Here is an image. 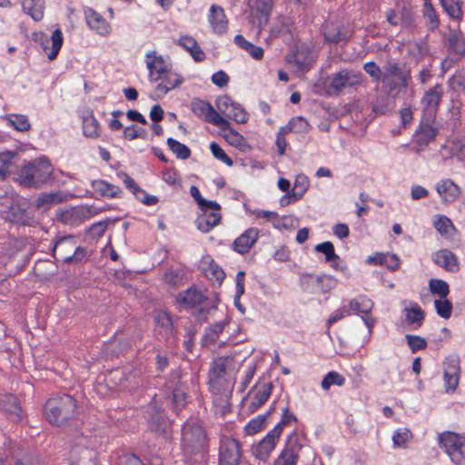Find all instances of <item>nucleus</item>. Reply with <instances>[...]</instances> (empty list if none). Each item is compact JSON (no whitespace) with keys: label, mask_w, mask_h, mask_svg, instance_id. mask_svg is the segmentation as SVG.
I'll return each mask as SVG.
<instances>
[{"label":"nucleus","mask_w":465,"mask_h":465,"mask_svg":"<svg viewBox=\"0 0 465 465\" xmlns=\"http://www.w3.org/2000/svg\"><path fill=\"white\" fill-rule=\"evenodd\" d=\"M237 365L232 356H223L213 361L209 371V385L213 392L227 396L232 391Z\"/></svg>","instance_id":"obj_1"},{"label":"nucleus","mask_w":465,"mask_h":465,"mask_svg":"<svg viewBox=\"0 0 465 465\" xmlns=\"http://www.w3.org/2000/svg\"><path fill=\"white\" fill-rule=\"evenodd\" d=\"M0 215L5 221L25 226H34L37 223L27 203L15 193L0 195Z\"/></svg>","instance_id":"obj_2"},{"label":"nucleus","mask_w":465,"mask_h":465,"mask_svg":"<svg viewBox=\"0 0 465 465\" xmlns=\"http://www.w3.org/2000/svg\"><path fill=\"white\" fill-rule=\"evenodd\" d=\"M53 167L45 157L35 159L24 165L18 172L16 181L25 187L40 188L48 182Z\"/></svg>","instance_id":"obj_3"},{"label":"nucleus","mask_w":465,"mask_h":465,"mask_svg":"<svg viewBox=\"0 0 465 465\" xmlns=\"http://www.w3.org/2000/svg\"><path fill=\"white\" fill-rule=\"evenodd\" d=\"M76 401L69 394H63L46 401L45 418L53 425L63 426L76 416Z\"/></svg>","instance_id":"obj_4"},{"label":"nucleus","mask_w":465,"mask_h":465,"mask_svg":"<svg viewBox=\"0 0 465 465\" xmlns=\"http://www.w3.org/2000/svg\"><path fill=\"white\" fill-rule=\"evenodd\" d=\"M182 448L188 455L205 453L208 450V439L201 422L188 420L182 428Z\"/></svg>","instance_id":"obj_5"},{"label":"nucleus","mask_w":465,"mask_h":465,"mask_svg":"<svg viewBox=\"0 0 465 465\" xmlns=\"http://www.w3.org/2000/svg\"><path fill=\"white\" fill-rule=\"evenodd\" d=\"M52 252L57 261L66 263H78L86 255L85 249L77 246V240L74 235L59 237L53 243Z\"/></svg>","instance_id":"obj_6"},{"label":"nucleus","mask_w":465,"mask_h":465,"mask_svg":"<svg viewBox=\"0 0 465 465\" xmlns=\"http://www.w3.org/2000/svg\"><path fill=\"white\" fill-rule=\"evenodd\" d=\"M440 447L444 449L452 462L465 465V437L445 431L439 436Z\"/></svg>","instance_id":"obj_7"},{"label":"nucleus","mask_w":465,"mask_h":465,"mask_svg":"<svg viewBox=\"0 0 465 465\" xmlns=\"http://www.w3.org/2000/svg\"><path fill=\"white\" fill-rule=\"evenodd\" d=\"M101 211L94 205L69 207L60 211L57 214V221L65 225L75 227L98 214Z\"/></svg>","instance_id":"obj_8"},{"label":"nucleus","mask_w":465,"mask_h":465,"mask_svg":"<svg viewBox=\"0 0 465 465\" xmlns=\"http://www.w3.org/2000/svg\"><path fill=\"white\" fill-rule=\"evenodd\" d=\"M191 108L197 117L203 118L222 130L228 129L230 122L225 117H223L209 102L194 99L191 104Z\"/></svg>","instance_id":"obj_9"},{"label":"nucleus","mask_w":465,"mask_h":465,"mask_svg":"<svg viewBox=\"0 0 465 465\" xmlns=\"http://www.w3.org/2000/svg\"><path fill=\"white\" fill-rule=\"evenodd\" d=\"M92 441L83 432H76L74 435V441L70 450L71 464H80L84 462L85 460H91L95 457Z\"/></svg>","instance_id":"obj_10"},{"label":"nucleus","mask_w":465,"mask_h":465,"mask_svg":"<svg viewBox=\"0 0 465 465\" xmlns=\"http://www.w3.org/2000/svg\"><path fill=\"white\" fill-rule=\"evenodd\" d=\"M303 447L299 435L292 432L287 438L284 448L274 460L272 465H297Z\"/></svg>","instance_id":"obj_11"},{"label":"nucleus","mask_w":465,"mask_h":465,"mask_svg":"<svg viewBox=\"0 0 465 465\" xmlns=\"http://www.w3.org/2000/svg\"><path fill=\"white\" fill-rule=\"evenodd\" d=\"M373 306V302L364 295H361L350 300L346 305L348 314H351V312L362 314L361 319L366 327L369 329V333H371V330L376 323V319L370 316Z\"/></svg>","instance_id":"obj_12"},{"label":"nucleus","mask_w":465,"mask_h":465,"mask_svg":"<svg viewBox=\"0 0 465 465\" xmlns=\"http://www.w3.org/2000/svg\"><path fill=\"white\" fill-rule=\"evenodd\" d=\"M241 457L239 441L227 436L223 437L219 448V465H238Z\"/></svg>","instance_id":"obj_13"},{"label":"nucleus","mask_w":465,"mask_h":465,"mask_svg":"<svg viewBox=\"0 0 465 465\" xmlns=\"http://www.w3.org/2000/svg\"><path fill=\"white\" fill-rule=\"evenodd\" d=\"M145 64L149 71V79L151 82H156L163 77L165 74L172 70V64L169 59L157 54L155 51H151L145 54Z\"/></svg>","instance_id":"obj_14"},{"label":"nucleus","mask_w":465,"mask_h":465,"mask_svg":"<svg viewBox=\"0 0 465 465\" xmlns=\"http://www.w3.org/2000/svg\"><path fill=\"white\" fill-rule=\"evenodd\" d=\"M362 75L352 71L343 69L331 77L329 88L332 94H339L344 89L361 84Z\"/></svg>","instance_id":"obj_15"},{"label":"nucleus","mask_w":465,"mask_h":465,"mask_svg":"<svg viewBox=\"0 0 465 465\" xmlns=\"http://www.w3.org/2000/svg\"><path fill=\"white\" fill-rule=\"evenodd\" d=\"M279 430L272 429L267 435L252 447V454L260 460H267L272 451L275 449L278 442Z\"/></svg>","instance_id":"obj_16"},{"label":"nucleus","mask_w":465,"mask_h":465,"mask_svg":"<svg viewBox=\"0 0 465 465\" xmlns=\"http://www.w3.org/2000/svg\"><path fill=\"white\" fill-rule=\"evenodd\" d=\"M84 12L90 29L101 36H107L111 34V25L101 14L91 7L84 8Z\"/></svg>","instance_id":"obj_17"},{"label":"nucleus","mask_w":465,"mask_h":465,"mask_svg":"<svg viewBox=\"0 0 465 465\" xmlns=\"http://www.w3.org/2000/svg\"><path fill=\"white\" fill-rule=\"evenodd\" d=\"M444 381L446 391H454L460 381V360L458 357L450 356L443 363Z\"/></svg>","instance_id":"obj_18"},{"label":"nucleus","mask_w":465,"mask_h":465,"mask_svg":"<svg viewBox=\"0 0 465 465\" xmlns=\"http://www.w3.org/2000/svg\"><path fill=\"white\" fill-rule=\"evenodd\" d=\"M272 383L256 384L249 392L250 407L252 411H256L265 403L272 393Z\"/></svg>","instance_id":"obj_19"},{"label":"nucleus","mask_w":465,"mask_h":465,"mask_svg":"<svg viewBox=\"0 0 465 465\" xmlns=\"http://www.w3.org/2000/svg\"><path fill=\"white\" fill-rule=\"evenodd\" d=\"M436 191L443 203H453L460 195L461 190L451 179H443L436 183Z\"/></svg>","instance_id":"obj_20"},{"label":"nucleus","mask_w":465,"mask_h":465,"mask_svg":"<svg viewBox=\"0 0 465 465\" xmlns=\"http://www.w3.org/2000/svg\"><path fill=\"white\" fill-rule=\"evenodd\" d=\"M433 262L447 272H456L460 269L457 256L448 249L440 250L432 254Z\"/></svg>","instance_id":"obj_21"},{"label":"nucleus","mask_w":465,"mask_h":465,"mask_svg":"<svg viewBox=\"0 0 465 465\" xmlns=\"http://www.w3.org/2000/svg\"><path fill=\"white\" fill-rule=\"evenodd\" d=\"M63 42V33L60 29H55L50 38L42 35L43 48L50 60H54L57 56Z\"/></svg>","instance_id":"obj_22"},{"label":"nucleus","mask_w":465,"mask_h":465,"mask_svg":"<svg viewBox=\"0 0 465 465\" xmlns=\"http://www.w3.org/2000/svg\"><path fill=\"white\" fill-rule=\"evenodd\" d=\"M258 237L259 230L257 228H249L233 242L234 251L241 254L248 252L257 242Z\"/></svg>","instance_id":"obj_23"},{"label":"nucleus","mask_w":465,"mask_h":465,"mask_svg":"<svg viewBox=\"0 0 465 465\" xmlns=\"http://www.w3.org/2000/svg\"><path fill=\"white\" fill-rule=\"evenodd\" d=\"M443 95L441 84H436L424 94L421 99L423 109L429 114H435Z\"/></svg>","instance_id":"obj_24"},{"label":"nucleus","mask_w":465,"mask_h":465,"mask_svg":"<svg viewBox=\"0 0 465 465\" xmlns=\"http://www.w3.org/2000/svg\"><path fill=\"white\" fill-rule=\"evenodd\" d=\"M94 192L102 197L106 198H121L123 191L120 187L110 183L104 180H94L91 183Z\"/></svg>","instance_id":"obj_25"},{"label":"nucleus","mask_w":465,"mask_h":465,"mask_svg":"<svg viewBox=\"0 0 465 465\" xmlns=\"http://www.w3.org/2000/svg\"><path fill=\"white\" fill-rule=\"evenodd\" d=\"M382 77H395L402 83L403 88H407L411 74L403 72L399 63L389 59L383 66Z\"/></svg>","instance_id":"obj_26"},{"label":"nucleus","mask_w":465,"mask_h":465,"mask_svg":"<svg viewBox=\"0 0 465 465\" xmlns=\"http://www.w3.org/2000/svg\"><path fill=\"white\" fill-rule=\"evenodd\" d=\"M209 22L216 34H223L227 29V19L222 7L212 5L210 9Z\"/></svg>","instance_id":"obj_27"},{"label":"nucleus","mask_w":465,"mask_h":465,"mask_svg":"<svg viewBox=\"0 0 465 465\" xmlns=\"http://www.w3.org/2000/svg\"><path fill=\"white\" fill-rule=\"evenodd\" d=\"M176 44L189 52L195 62H202L205 59L204 52L193 37L182 36L176 41Z\"/></svg>","instance_id":"obj_28"},{"label":"nucleus","mask_w":465,"mask_h":465,"mask_svg":"<svg viewBox=\"0 0 465 465\" xmlns=\"http://www.w3.org/2000/svg\"><path fill=\"white\" fill-rule=\"evenodd\" d=\"M309 184H310V182L306 175H304L302 173L298 174L296 176V179L294 182V186H293L292 192L289 193V194H287L286 196L282 198V200H281L282 205L285 204L284 201L286 200V198H291L293 201H298V200L302 199V197L304 195L305 192L308 190ZM289 203V202L287 201L286 203Z\"/></svg>","instance_id":"obj_29"},{"label":"nucleus","mask_w":465,"mask_h":465,"mask_svg":"<svg viewBox=\"0 0 465 465\" xmlns=\"http://www.w3.org/2000/svg\"><path fill=\"white\" fill-rule=\"evenodd\" d=\"M203 300L204 296L196 289H188L177 297V302L186 308H194L200 305Z\"/></svg>","instance_id":"obj_30"},{"label":"nucleus","mask_w":465,"mask_h":465,"mask_svg":"<svg viewBox=\"0 0 465 465\" xmlns=\"http://www.w3.org/2000/svg\"><path fill=\"white\" fill-rule=\"evenodd\" d=\"M65 200L66 196L61 191L49 193H42L35 201V207L38 209H48L52 205L63 203Z\"/></svg>","instance_id":"obj_31"},{"label":"nucleus","mask_w":465,"mask_h":465,"mask_svg":"<svg viewBox=\"0 0 465 465\" xmlns=\"http://www.w3.org/2000/svg\"><path fill=\"white\" fill-rule=\"evenodd\" d=\"M221 220V214L218 212L203 213L197 221V228L203 232H209L215 227Z\"/></svg>","instance_id":"obj_32"},{"label":"nucleus","mask_w":465,"mask_h":465,"mask_svg":"<svg viewBox=\"0 0 465 465\" xmlns=\"http://www.w3.org/2000/svg\"><path fill=\"white\" fill-rule=\"evenodd\" d=\"M22 7L35 21H40L44 17V0H23Z\"/></svg>","instance_id":"obj_33"},{"label":"nucleus","mask_w":465,"mask_h":465,"mask_svg":"<svg viewBox=\"0 0 465 465\" xmlns=\"http://www.w3.org/2000/svg\"><path fill=\"white\" fill-rule=\"evenodd\" d=\"M404 312L406 322L409 325H415L414 329L421 326L425 318V313L417 303L412 304L410 308H406Z\"/></svg>","instance_id":"obj_34"},{"label":"nucleus","mask_w":465,"mask_h":465,"mask_svg":"<svg viewBox=\"0 0 465 465\" xmlns=\"http://www.w3.org/2000/svg\"><path fill=\"white\" fill-rule=\"evenodd\" d=\"M234 43L246 51L253 59L261 60L263 57V49L247 41L242 35H237L234 37Z\"/></svg>","instance_id":"obj_35"},{"label":"nucleus","mask_w":465,"mask_h":465,"mask_svg":"<svg viewBox=\"0 0 465 465\" xmlns=\"http://www.w3.org/2000/svg\"><path fill=\"white\" fill-rule=\"evenodd\" d=\"M16 156L15 153H0V179L4 180L15 170V164L13 159Z\"/></svg>","instance_id":"obj_36"},{"label":"nucleus","mask_w":465,"mask_h":465,"mask_svg":"<svg viewBox=\"0 0 465 465\" xmlns=\"http://www.w3.org/2000/svg\"><path fill=\"white\" fill-rule=\"evenodd\" d=\"M422 15L425 25L430 31H434L439 27L440 20L435 8L430 2L425 1L422 8Z\"/></svg>","instance_id":"obj_37"},{"label":"nucleus","mask_w":465,"mask_h":465,"mask_svg":"<svg viewBox=\"0 0 465 465\" xmlns=\"http://www.w3.org/2000/svg\"><path fill=\"white\" fill-rule=\"evenodd\" d=\"M324 38L329 43L337 44L346 38V34L341 25L328 23L324 27Z\"/></svg>","instance_id":"obj_38"},{"label":"nucleus","mask_w":465,"mask_h":465,"mask_svg":"<svg viewBox=\"0 0 465 465\" xmlns=\"http://www.w3.org/2000/svg\"><path fill=\"white\" fill-rule=\"evenodd\" d=\"M83 132L89 138H97L100 135V124L92 113L83 118Z\"/></svg>","instance_id":"obj_39"},{"label":"nucleus","mask_w":465,"mask_h":465,"mask_svg":"<svg viewBox=\"0 0 465 465\" xmlns=\"http://www.w3.org/2000/svg\"><path fill=\"white\" fill-rule=\"evenodd\" d=\"M317 252H322L325 255V262L331 263V267L337 268V261L340 257L335 253L334 246L331 242H324L315 246Z\"/></svg>","instance_id":"obj_40"},{"label":"nucleus","mask_w":465,"mask_h":465,"mask_svg":"<svg viewBox=\"0 0 465 465\" xmlns=\"http://www.w3.org/2000/svg\"><path fill=\"white\" fill-rule=\"evenodd\" d=\"M157 327L159 328V333L165 338L170 337L173 334V322L170 315L164 312H161L155 317Z\"/></svg>","instance_id":"obj_41"},{"label":"nucleus","mask_w":465,"mask_h":465,"mask_svg":"<svg viewBox=\"0 0 465 465\" xmlns=\"http://www.w3.org/2000/svg\"><path fill=\"white\" fill-rule=\"evenodd\" d=\"M440 5L450 18L455 20L461 19V0H440Z\"/></svg>","instance_id":"obj_42"},{"label":"nucleus","mask_w":465,"mask_h":465,"mask_svg":"<svg viewBox=\"0 0 465 465\" xmlns=\"http://www.w3.org/2000/svg\"><path fill=\"white\" fill-rule=\"evenodd\" d=\"M382 89L389 96H396L402 87V83L395 77H381Z\"/></svg>","instance_id":"obj_43"},{"label":"nucleus","mask_w":465,"mask_h":465,"mask_svg":"<svg viewBox=\"0 0 465 465\" xmlns=\"http://www.w3.org/2000/svg\"><path fill=\"white\" fill-rule=\"evenodd\" d=\"M167 145L179 159L186 160L191 156V150L189 147L173 138L167 139Z\"/></svg>","instance_id":"obj_44"},{"label":"nucleus","mask_w":465,"mask_h":465,"mask_svg":"<svg viewBox=\"0 0 465 465\" xmlns=\"http://www.w3.org/2000/svg\"><path fill=\"white\" fill-rule=\"evenodd\" d=\"M163 281L172 286L183 284L185 282V272L182 269H170L164 272Z\"/></svg>","instance_id":"obj_45"},{"label":"nucleus","mask_w":465,"mask_h":465,"mask_svg":"<svg viewBox=\"0 0 465 465\" xmlns=\"http://www.w3.org/2000/svg\"><path fill=\"white\" fill-rule=\"evenodd\" d=\"M225 117L232 119L238 124H244L248 120V114L239 104L233 102Z\"/></svg>","instance_id":"obj_46"},{"label":"nucleus","mask_w":465,"mask_h":465,"mask_svg":"<svg viewBox=\"0 0 465 465\" xmlns=\"http://www.w3.org/2000/svg\"><path fill=\"white\" fill-rule=\"evenodd\" d=\"M437 135V130L430 124H421L418 132V143L426 145L430 143Z\"/></svg>","instance_id":"obj_47"},{"label":"nucleus","mask_w":465,"mask_h":465,"mask_svg":"<svg viewBox=\"0 0 465 465\" xmlns=\"http://www.w3.org/2000/svg\"><path fill=\"white\" fill-rule=\"evenodd\" d=\"M429 288L432 294H437L440 298H447L450 293L449 284L440 279H430Z\"/></svg>","instance_id":"obj_48"},{"label":"nucleus","mask_w":465,"mask_h":465,"mask_svg":"<svg viewBox=\"0 0 465 465\" xmlns=\"http://www.w3.org/2000/svg\"><path fill=\"white\" fill-rule=\"evenodd\" d=\"M345 383V378L337 371L328 372L322 381V388L328 391L331 385L342 386Z\"/></svg>","instance_id":"obj_49"},{"label":"nucleus","mask_w":465,"mask_h":465,"mask_svg":"<svg viewBox=\"0 0 465 465\" xmlns=\"http://www.w3.org/2000/svg\"><path fill=\"white\" fill-rule=\"evenodd\" d=\"M435 310L439 316L443 319H450L452 312V303L447 298H440L434 302Z\"/></svg>","instance_id":"obj_50"},{"label":"nucleus","mask_w":465,"mask_h":465,"mask_svg":"<svg viewBox=\"0 0 465 465\" xmlns=\"http://www.w3.org/2000/svg\"><path fill=\"white\" fill-rule=\"evenodd\" d=\"M167 404L170 402L174 405L175 409H181L186 403V394L182 388H174L172 391L171 396L166 398Z\"/></svg>","instance_id":"obj_51"},{"label":"nucleus","mask_w":465,"mask_h":465,"mask_svg":"<svg viewBox=\"0 0 465 465\" xmlns=\"http://www.w3.org/2000/svg\"><path fill=\"white\" fill-rule=\"evenodd\" d=\"M148 424L151 430L158 434H163L166 432V430L169 427V420L159 415L150 419Z\"/></svg>","instance_id":"obj_52"},{"label":"nucleus","mask_w":465,"mask_h":465,"mask_svg":"<svg viewBox=\"0 0 465 465\" xmlns=\"http://www.w3.org/2000/svg\"><path fill=\"white\" fill-rule=\"evenodd\" d=\"M244 277L245 273L242 271L238 272L236 274V294L234 298V304L242 312H244V308L239 303V299L244 293Z\"/></svg>","instance_id":"obj_53"},{"label":"nucleus","mask_w":465,"mask_h":465,"mask_svg":"<svg viewBox=\"0 0 465 465\" xmlns=\"http://www.w3.org/2000/svg\"><path fill=\"white\" fill-rule=\"evenodd\" d=\"M407 343L413 353L427 347V341L424 338L418 335L407 334L405 336Z\"/></svg>","instance_id":"obj_54"},{"label":"nucleus","mask_w":465,"mask_h":465,"mask_svg":"<svg viewBox=\"0 0 465 465\" xmlns=\"http://www.w3.org/2000/svg\"><path fill=\"white\" fill-rule=\"evenodd\" d=\"M225 323L218 322L210 328L206 329L204 340L206 342L213 343L218 339V336L223 332Z\"/></svg>","instance_id":"obj_55"},{"label":"nucleus","mask_w":465,"mask_h":465,"mask_svg":"<svg viewBox=\"0 0 465 465\" xmlns=\"http://www.w3.org/2000/svg\"><path fill=\"white\" fill-rule=\"evenodd\" d=\"M146 134L147 133L143 128L138 127L135 124L125 127L124 131V136L127 140H134L136 138L145 139Z\"/></svg>","instance_id":"obj_56"},{"label":"nucleus","mask_w":465,"mask_h":465,"mask_svg":"<svg viewBox=\"0 0 465 465\" xmlns=\"http://www.w3.org/2000/svg\"><path fill=\"white\" fill-rule=\"evenodd\" d=\"M268 413L260 415L256 419H253L251 421H249L248 424L245 426L246 433L252 435L260 431L264 426V421Z\"/></svg>","instance_id":"obj_57"},{"label":"nucleus","mask_w":465,"mask_h":465,"mask_svg":"<svg viewBox=\"0 0 465 465\" xmlns=\"http://www.w3.org/2000/svg\"><path fill=\"white\" fill-rule=\"evenodd\" d=\"M161 80H163V83L165 84L171 91L179 87L183 83V78L179 74L172 72L171 70L170 73L165 74Z\"/></svg>","instance_id":"obj_58"},{"label":"nucleus","mask_w":465,"mask_h":465,"mask_svg":"<svg viewBox=\"0 0 465 465\" xmlns=\"http://www.w3.org/2000/svg\"><path fill=\"white\" fill-rule=\"evenodd\" d=\"M411 438V432L408 429H399L393 434V444L397 447H403Z\"/></svg>","instance_id":"obj_59"},{"label":"nucleus","mask_w":465,"mask_h":465,"mask_svg":"<svg viewBox=\"0 0 465 465\" xmlns=\"http://www.w3.org/2000/svg\"><path fill=\"white\" fill-rule=\"evenodd\" d=\"M210 150L213 155L224 163L228 166H232L233 164V161L225 153V152L219 146L218 143L213 142L210 144Z\"/></svg>","instance_id":"obj_60"},{"label":"nucleus","mask_w":465,"mask_h":465,"mask_svg":"<svg viewBox=\"0 0 465 465\" xmlns=\"http://www.w3.org/2000/svg\"><path fill=\"white\" fill-rule=\"evenodd\" d=\"M9 124L18 131H26L30 128L27 117L21 114L12 115L9 118Z\"/></svg>","instance_id":"obj_61"},{"label":"nucleus","mask_w":465,"mask_h":465,"mask_svg":"<svg viewBox=\"0 0 465 465\" xmlns=\"http://www.w3.org/2000/svg\"><path fill=\"white\" fill-rule=\"evenodd\" d=\"M363 70L371 77L373 82H380L382 72L375 62H367L363 64Z\"/></svg>","instance_id":"obj_62"},{"label":"nucleus","mask_w":465,"mask_h":465,"mask_svg":"<svg viewBox=\"0 0 465 465\" xmlns=\"http://www.w3.org/2000/svg\"><path fill=\"white\" fill-rule=\"evenodd\" d=\"M226 133L224 134V139L231 144L235 147H240L244 143V138L237 131L228 127L225 129Z\"/></svg>","instance_id":"obj_63"},{"label":"nucleus","mask_w":465,"mask_h":465,"mask_svg":"<svg viewBox=\"0 0 465 465\" xmlns=\"http://www.w3.org/2000/svg\"><path fill=\"white\" fill-rule=\"evenodd\" d=\"M206 275L215 281L219 285L223 282L225 273L223 270L215 263H211L209 269L206 271Z\"/></svg>","instance_id":"obj_64"}]
</instances>
